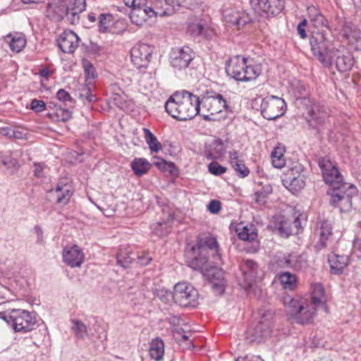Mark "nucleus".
Masks as SVG:
<instances>
[{
	"label": "nucleus",
	"mask_w": 361,
	"mask_h": 361,
	"mask_svg": "<svg viewBox=\"0 0 361 361\" xmlns=\"http://www.w3.org/2000/svg\"><path fill=\"white\" fill-rule=\"evenodd\" d=\"M185 262L195 270L207 269L209 259L217 263L220 259L219 245L216 238L212 235L199 238L196 245L185 252Z\"/></svg>",
	"instance_id": "3"
},
{
	"label": "nucleus",
	"mask_w": 361,
	"mask_h": 361,
	"mask_svg": "<svg viewBox=\"0 0 361 361\" xmlns=\"http://www.w3.org/2000/svg\"><path fill=\"white\" fill-rule=\"evenodd\" d=\"M271 162L274 167L281 169L286 165V161L283 151L281 148L276 147L271 152Z\"/></svg>",
	"instance_id": "43"
},
{
	"label": "nucleus",
	"mask_w": 361,
	"mask_h": 361,
	"mask_svg": "<svg viewBox=\"0 0 361 361\" xmlns=\"http://www.w3.org/2000/svg\"><path fill=\"white\" fill-rule=\"evenodd\" d=\"M324 182L330 186L327 195L331 196L330 204L338 207L341 212L352 208V197L357 194V188L352 183L345 182L343 176L336 166L329 159L319 160Z\"/></svg>",
	"instance_id": "1"
},
{
	"label": "nucleus",
	"mask_w": 361,
	"mask_h": 361,
	"mask_svg": "<svg viewBox=\"0 0 361 361\" xmlns=\"http://www.w3.org/2000/svg\"><path fill=\"white\" fill-rule=\"evenodd\" d=\"M46 104L42 100L35 99L30 103V109L35 112H41L45 109Z\"/></svg>",
	"instance_id": "54"
},
{
	"label": "nucleus",
	"mask_w": 361,
	"mask_h": 361,
	"mask_svg": "<svg viewBox=\"0 0 361 361\" xmlns=\"http://www.w3.org/2000/svg\"><path fill=\"white\" fill-rule=\"evenodd\" d=\"M153 47L141 43L135 44L130 51L131 61L137 69L147 68L152 58Z\"/></svg>",
	"instance_id": "14"
},
{
	"label": "nucleus",
	"mask_w": 361,
	"mask_h": 361,
	"mask_svg": "<svg viewBox=\"0 0 361 361\" xmlns=\"http://www.w3.org/2000/svg\"><path fill=\"white\" fill-rule=\"evenodd\" d=\"M7 38H11L9 42L10 48L13 51L20 52L25 47L26 39L25 35L22 33H16L13 36L11 34L6 36Z\"/></svg>",
	"instance_id": "37"
},
{
	"label": "nucleus",
	"mask_w": 361,
	"mask_h": 361,
	"mask_svg": "<svg viewBox=\"0 0 361 361\" xmlns=\"http://www.w3.org/2000/svg\"><path fill=\"white\" fill-rule=\"evenodd\" d=\"M308 13L315 27H327V20L314 7L308 8Z\"/></svg>",
	"instance_id": "41"
},
{
	"label": "nucleus",
	"mask_w": 361,
	"mask_h": 361,
	"mask_svg": "<svg viewBox=\"0 0 361 361\" xmlns=\"http://www.w3.org/2000/svg\"><path fill=\"white\" fill-rule=\"evenodd\" d=\"M208 171L214 176H221L226 172L227 169L216 161H212L208 165Z\"/></svg>",
	"instance_id": "49"
},
{
	"label": "nucleus",
	"mask_w": 361,
	"mask_h": 361,
	"mask_svg": "<svg viewBox=\"0 0 361 361\" xmlns=\"http://www.w3.org/2000/svg\"><path fill=\"white\" fill-rule=\"evenodd\" d=\"M51 192H54L56 198V203L61 204H66L72 195L71 186L67 184L59 183L55 190H51Z\"/></svg>",
	"instance_id": "31"
},
{
	"label": "nucleus",
	"mask_w": 361,
	"mask_h": 361,
	"mask_svg": "<svg viewBox=\"0 0 361 361\" xmlns=\"http://www.w3.org/2000/svg\"><path fill=\"white\" fill-rule=\"evenodd\" d=\"M80 97L85 99L89 102L95 100V96L91 93V90L89 87L82 86V92L80 93Z\"/></svg>",
	"instance_id": "55"
},
{
	"label": "nucleus",
	"mask_w": 361,
	"mask_h": 361,
	"mask_svg": "<svg viewBox=\"0 0 361 361\" xmlns=\"http://www.w3.org/2000/svg\"><path fill=\"white\" fill-rule=\"evenodd\" d=\"M326 117V111L319 104L314 103L307 107L306 120L313 128L324 123Z\"/></svg>",
	"instance_id": "22"
},
{
	"label": "nucleus",
	"mask_w": 361,
	"mask_h": 361,
	"mask_svg": "<svg viewBox=\"0 0 361 361\" xmlns=\"http://www.w3.org/2000/svg\"><path fill=\"white\" fill-rule=\"evenodd\" d=\"M311 300L310 302L319 310L320 308L326 310L324 289L321 283H314L311 286Z\"/></svg>",
	"instance_id": "29"
},
{
	"label": "nucleus",
	"mask_w": 361,
	"mask_h": 361,
	"mask_svg": "<svg viewBox=\"0 0 361 361\" xmlns=\"http://www.w3.org/2000/svg\"><path fill=\"white\" fill-rule=\"evenodd\" d=\"M317 226L319 238L314 247L319 252L328 247L329 242L332 237V225L329 220L319 219Z\"/></svg>",
	"instance_id": "19"
},
{
	"label": "nucleus",
	"mask_w": 361,
	"mask_h": 361,
	"mask_svg": "<svg viewBox=\"0 0 361 361\" xmlns=\"http://www.w3.org/2000/svg\"><path fill=\"white\" fill-rule=\"evenodd\" d=\"M67 7L64 0H51L47 5L45 14L51 20L60 21L65 17Z\"/></svg>",
	"instance_id": "24"
},
{
	"label": "nucleus",
	"mask_w": 361,
	"mask_h": 361,
	"mask_svg": "<svg viewBox=\"0 0 361 361\" xmlns=\"http://www.w3.org/2000/svg\"><path fill=\"white\" fill-rule=\"evenodd\" d=\"M328 261L330 264L331 273L336 275L343 274L344 268L349 264L348 256L331 254L329 255Z\"/></svg>",
	"instance_id": "28"
},
{
	"label": "nucleus",
	"mask_w": 361,
	"mask_h": 361,
	"mask_svg": "<svg viewBox=\"0 0 361 361\" xmlns=\"http://www.w3.org/2000/svg\"><path fill=\"white\" fill-rule=\"evenodd\" d=\"M136 255L128 250H120L117 254V264L123 268H128L135 260Z\"/></svg>",
	"instance_id": "40"
},
{
	"label": "nucleus",
	"mask_w": 361,
	"mask_h": 361,
	"mask_svg": "<svg viewBox=\"0 0 361 361\" xmlns=\"http://www.w3.org/2000/svg\"><path fill=\"white\" fill-rule=\"evenodd\" d=\"M112 19V15L109 13H102L99 16L98 27L102 32H106L108 30L110 22Z\"/></svg>",
	"instance_id": "47"
},
{
	"label": "nucleus",
	"mask_w": 361,
	"mask_h": 361,
	"mask_svg": "<svg viewBox=\"0 0 361 361\" xmlns=\"http://www.w3.org/2000/svg\"><path fill=\"white\" fill-rule=\"evenodd\" d=\"M172 296L174 302L180 306L188 307H195L198 298L197 290L188 283H178L175 285Z\"/></svg>",
	"instance_id": "7"
},
{
	"label": "nucleus",
	"mask_w": 361,
	"mask_h": 361,
	"mask_svg": "<svg viewBox=\"0 0 361 361\" xmlns=\"http://www.w3.org/2000/svg\"><path fill=\"white\" fill-rule=\"evenodd\" d=\"M226 149V145L221 139H214L205 145L204 156L208 159H217L225 154Z\"/></svg>",
	"instance_id": "27"
},
{
	"label": "nucleus",
	"mask_w": 361,
	"mask_h": 361,
	"mask_svg": "<svg viewBox=\"0 0 361 361\" xmlns=\"http://www.w3.org/2000/svg\"><path fill=\"white\" fill-rule=\"evenodd\" d=\"M295 89L299 97H305L308 94L307 87L301 81L297 82Z\"/></svg>",
	"instance_id": "58"
},
{
	"label": "nucleus",
	"mask_w": 361,
	"mask_h": 361,
	"mask_svg": "<svg viewBox=\"0 0 361 361\" xmlns=\"http://www.w3.org/2000/svg\"><path fill=\"white\" fill-rule=\"evenodd\" d=\"M282 302L288 314L296 323L305 324L311 322L319 310L312 305L307 298L285 295Z\"/></svg>",
	"instance_id": "4"
},
{
	"label": "nucleus",
	"mask_w": 361,
	"mask_h": 361,
	"mask_svg": "<svg viewBox=\"0 0 361 361\" xmlns=\"http://www.w3.org/2000/svg\"><path fill=\"white\" fill-rule=\"evenodd\" d=\"M188 32L192 37H201L207 39H210L214 35V31L207 25L204 24L201 20H196L188 25Z\"/></svg>",
	"instance_id": "26"
},
{
	"label": "nucleus",
	"mask_w": 361,
	"mask_h": 361,
	"mask_svg": "<svg viewBox=\"0 0 361 361\" xmlns=\"http://www.w3.org/2000/svg\"><path fill=\"white\" fill-rule=\"evenodd\" d=\"M86 0H71L68 6L78 11H84L86 8Z\"/></svg>",
	"instance_id": "56"
},
{
	"label": "nucleus",
	"mask_w": 361,
	"mask_h": 361,
	"mask_svg": "<svg viewBox=\"0 0 361 361\" xmlns=\"http://www.w3.org/2000/svg\"><path fill=\"white\" fill-rule=\"evenodd\" d=\"M167 322L172 326H178L180 323V317L176 315H170L166 318Z\"/></svg>",
	"instance_id": "64"
},
{
	"label": "nucleus",
	"mask_w": 361,
	"mask_h": 361,
	"mask_svg": "<svg viewBox=\"0 0 361 361\" xmlns=\"http://www.w3.org/2000/svg\"><path fill=\"white\" fill-rule=\"evenodd\" d=\"M144 133L145 140L148 145V147L152 152H159L161 148V144L158 141L157 137L148 129L144 128L142 129Z\"/></svg>",
	"instance_id": "38"
},
{
	"label": "nucleus",
	"mask_w": 361,
	"mask_h": 361,
	"mask_svg": "<svg viewBox=\"0 0 361 361\" xmlns=\"http://www.w3.org/2000/svg\"><path fill=\"white\" fill-rule=\"evenodd\" d=\"M247 61L246 58L240 56L232 58L226 68L227 75L242 82L255 79L260 75L261 68L258 66L247 65Z\"/></svg>",
	"instance_id": "6"
},
{
	"label": "nucleus",
	"mask_w": 361,
	"mask_h": 361,
	"mask_svg": "<svg viewBox=\"0 0 361 361\" xmlns=\"http://www.w3.org/2000/svg\"><path fill=\"white\" fill-rule=\"evenodd\" d=\"M84 71L87 80H94L97 77L94 67L88 61L83 62Z\"/></svg>",
	"instance_id": "51"
},
{
	"label": "nucleus",
	"mask_w": 361,
	"mask_h": 361,
	"mask_svg": "<svg viewBox=\"0 0 361 361\" xmlns=\"http://www.w3.org/2000/svg\"><path fill=\"white\" fill-rule=\"evenodd\" d=\"M212 288L216 293L223 294L225 291V282L224 279L219 280L217 283H213Z\"/></svg>",
	"instance_id": "60"
},
{
	"label": "nucleus",
	"mask_w": 361,
	"mask_h": 361,
	"mask_svg": "<svg viewBox=\"0 0 361 361\" xmlns=\"http://www.w3.org/2000/svg\"><path fill=\"white\" fill-rule=\"evenodd\" d=\"M154 164L158 166L159 169L164 171L169 170L171 173H173V170L176 169L173 163L166 162L164 159H161L160 161L155 162Z\"/></svg>",
	"instance_id": "53"
},
{
	"label": "nucleus",
	"mask_w": 361,
	"mask_h": 361,
	"mask_svg": "<svg viewBox=\"0 0 361 361\" xmlns=\"http://www.w3.org/2000/svg\"><path fill=\"white\" fill-rule=\"evenodd\" d=\"M72 329L78 338H84L87 335V326L80 320H73Z\"/></svg>",
	"instance_id": "46"
},
{
	"label": "nucleus",
	"mask_w": 361,
	"mask_h": 361,
	"mask_svg": "<svg viewBox=\"0 0 361 361\" xmlns=\"http://www.w3.org/2000/svg\"><path fill=\"white\" fill-rule=\"evenodd\" d=\"M307 25V20L306 19H303L301 20L297 26L298 34L300 35V38L305 39L307 37L306 32V27Z\"/></svg>",
	"instance_id": "57"
},
{
	"label": "nucleus",
	"mask_w": 361,
	"mask_h": 361,
	"mask_svg": "<svg viewBox=\"0 0 361 361\" xmlns=\"http://www.w3.org/2000/svg\"><path fill=\"white\" fill-rule=\"evenodd\" d=\"M62 256L63 262L71 268L80 267L85 259L83 252L76 245L66 246Z\"/></svg>",
	"instance_id": "17"
},
{
	"label": "nucleus",
	"mask_w": 361,
	"mask_h": 361,
	"mask_svg": "<svg viewBox=\"0 0 361 361\" xmlns=\"http://www.w3.org/2000/svg\"><path fill=\"white\" fill-rule=\"evenodd\" d=\"M173 220V215L169 214L166 220L153 224L151 226V228L154 233L158 236L166 235L171 232Z\"/></svg>",
	"instance_id": "32"
},
{
	"label": "nucleus",
	"mask_w": 361,
	"mask_h": 361,
	"mask_svg": "<svg viewBox=\"0 0 361 361\" xmlns=\"http://www.w3.org/2000/svg\"><path fill=\"white\" fill-rule=\"evenodd\" d=\"M304 166L299 162H293L288 166L287 171L284 173V177H288L291 174V177L299 176H305L304 173Z\"/></svg>",
	"instance_id": "44"
},
{
	"label": "nucleus",
	"mask_w": 361,
	"mask_h": 361,
	"mask_svg": "<svg viewBox=\"0 0 361 361\" xmlns=\"http://www.w3.org/2000/svg\"><path fill=\"white\" fill-rule=\"evenodd\" d=\"M300 216L295 218L293 221L283 217L274 226L275 230L283 238H288L290 235L298 233L301 228Z\"/></svg>",
	"instance_id": "20"
},
{
	"label": "nucleus",
	"mask_w": 361,
	"mask_h": 361,
	"mask_svg": "<svg viewBox=\"0 0 361 361\" xmlns=\"http://www.w3.org/2000/svg\"><path fill=\"white\" fill-rule=\"evenodd\" d=\"M254 11L259 16L268 18L280 14L284 9L283 0H257Z\"/></svg>",
	"instance_id": "13"
},
{
	"label": "nucleus",
	"mask_w": 361,
	"mask_h": 361,
	"mask_svg": "<svg viewBox=\"0 0 361 361\" xmlns=\"http://www.w3.org/2000/svg\"><path fill=\"white\" fill-rule=\"evenodd\" d=\"M288 253L278 252L271 260L273 267L288 269Z\"/></svg>",
	"instance_id": "42"
},
{
	"label": "nucleus",
	"mask_w": 361,
	"mask_h": 361,
	"mask_svg": "<svg viewBox=\"0 0 361 361\" xmlns=\"http://www.w3.org/2000/svg\"><path fill=\"white\" fill-rule=\"evenodd\" d=\"M129 17L133 24L141 26L149 18H154V13L145 0L142 6H137L136 8L131 9Z\"/></svg>",
	"instance_id": "23"
},
{
	"label": "nucleus",
	"mask_w": 361,
	"mask_h": 361,
	"mask_svg": "<svg viewBox=\"0 0 361 361\" xmlns=\"http://www.w3.org/2000/svg\"><path fill=\"white\" fill-rule=\"evenodd\" d=\"M306 176H299V177L293 176L291 174L288 177H283V184L289 190L298 192L305 185Z\"/></svg>",
	"instance_id": "33"
},
{
	"label": "nucleus",
	"mask_w": 361,
	"mask_h": 361,
	"mask_svg": "<svg viewBox=\"0 0 361 361\" xmlns=\"http://www.w3.org/2000/svg\"><path fill=\"white\" fill-rule=\"evenodd\" d=\"M82 11H78L75 8L70 7L68 6L67 7V13L65 16L67 17V20L71 24H76L79 22L80 16L79 14Z\"/></svg>",
	"instance_id": "50"
},
{
	"label": "nucleus",
	"mask_w": 361,
	"mask_h": 361,
	"mask_svg": "<svg viewBox=\"0 0 361 361\" xmlns=\"http://www.w3.org/2000/svg\"><path fill=\"white\" fill-rule=\"evenodd\" d=\"M274 314L269 310L264 313L252 331V341L260 342L262 338L269 337L273 332Z\"/></svg>",
	"instance_id": "15"
},
{
	"label": "nucleus",
	"mask_w": 361,
	"mask_h": 361,
	"mask_svg": "<svg viewBox=\"0 0 361 361\" xmlns=\"http://www.w3.org/2000/svg\"><path fill=\"white\" fill-rule=\"evenodd\" d=\"M221 208V202L219 200H212L208 206L207 209L212 214H217Z\"/></svg>",
	"instance_id": "59"
},
{
	"label": "nucleus",
	"mask_w": 361,
	"mask_h": 361,
	"mask_svg": "<svg viewBox=\"0 0 361 361\" xmlns=\"http://www.w3.org/2000/svg\"><path fill=\"white\" fill-rule=\"evenodd\" d=\"M334 59L336 68L340 72L350 71L353 66L352 55L348 52L344 53L341 49H336L325 65L331 63Z\"/></svg>",
	"instance_id": "21"
},
{
	"label": "nucleus",
	"mask_w": 361,
	"mask_h": 361,
	"mask_svg": "<svg viewBox=\"0 0 361 361\" xmlns=\"http://www.w3.org/2000/svg\"><path fill=\"white\" fill-rule=\"evenodd\" d=\"M79 37L72 30H65L57 39V44L60 49L66 54H73L79 44Z\"/></svg>",
	"instance_id": "18"
},
{
	"label": "nucleus",
	"mask_w": 361,
	"mask_h": 361,
	"mask_svg": "<svg viewBox=\"0 0 361 361\" xmlns=\"http://www.w3.org/2000/svg\"><path fill=\"white\" fill-rule=\"evenodd\" d=\"M223 20L228 26H236L240 28L250 21V18L243 11L237 9L231 4H226L221 9Z\"/></svg>",
	"instance_id": "12"
},
{
	"label": "nucleus",
	"mask_w": 361,
	"mask_h": 361,
	"mask_svg": "<svg viewBox=\"0 0 361 361\" xmlns=\"http://www.w3.org/2000/svg\"><path fill=\"white\" fill-rule=\"evenodd\" d=\"M202 108H206L211 115H215L223 111H231L226 99L222 94L213 90H207L200 97Z\"/></svg>",
	"instance_id": "10"
},
{
	"label": "nucleus",
	"mask_w": 361,
	"mask_h": 361,
	"mask_svg": "<svg viewBox=\"0 0 361 361\" xmlns=\"http://www.w3.org/2000/svg\"><path fill=\"white\" fill-rule=\"evenodd\" d=\"M0 318L5 321L16 333L25 334L37 326L32 314L22 309H8L0 312Z\"/></svg>",
	"instance_id": "5"
},
{
	"label": "nucleus",
	"mask_w": 361,
	"mask_h": 361,
	"mask_svg": "<svg viewBox=\"0 0 361 361\" xmlns=\"http://www.w3.org/2000/svg\"><path fill=\"white\" fill-rule=\"evenodd\" d=\"M279 280L285 290H293L297 286V278L295 274L286 271L279 275Z\"/></svg>",
	"instance_id": "39"
},
{
	"label": "nucleus",
	"mask_w": 361,
	"mask_h": 361,
	"mask_svg": "<svg viewBox=\"0 0 361 361\" xmlns=\"http://www.w3.org/2000/svg\"><path fill=\"white\" fill-rule=\"evenodd\" d=\"M135 257L137 259V263L141 266H146L152 261V257L148 255H142L141 256L136 255Z\"/></svg>",
	"instance_id": "61"
},
{
	"label": "nucleus",
	"mask_w": 361,
	"mask_h": 361,
	"mask_svg": "<svg viewBox=\"0 0 361 361\" xmlns=\"http://www.w3.org/2000/svg\"><path fill=\"white\" fill-rule=\"evenodd\" d=\"M238 238L243 240L252 241L256 239L257 235L256 228L253 224L246 226L238 225L236 229Z\"/></svg>",
	"instance_id": "35"
},
{
	"label": "nucleus",
	"mask_w": 361,
	"mask_h": 361,
	"mask_svg": "<svg viewBox=\"0 0 361 361\" xmlns=\"http://www.w3.org/2000/svg\"><path fill=\"white\" fill-rule=\"evenodd\" d=\"M34 173L37 178H42L44 176V170L45 167L42 164H35Z\"/></svg>",
	"instance_id": "62"
},
{
	"label": "nucleus",
	"mask_w": 361,
	"mask_h": 361,
	"mask_svg": "<svg viewBox=\"0 0 361 361\" xmlns=\"http://www.w3.org/2000/svg\"><path fill=\"white\" fill-rule=\"evenodd\" d=\"M56 98L61 102L67 104L68 102L72 103L73 99L69 93L63 89H60L56 93Z\"/></svg>",
	"instance_id": "52"
},
{
	"label": "nucleus",
	"mask_w": 361,
	"mask_h": 361,
	"mask_svg": "<svg viewBox=\"0 0 361 361\" xmlns=\"http://www.w3.org/2000/svg\"><path fill=\"white\" fill-rule=\"evenodd\" d=\"M288 269L296 271L305 270L309 267L307 255L305 253H288Z\"/></svg>",
	"instance_id": "30"
},
{
	"label": "nucleus",
	"mask_w": 361,
	"mask_h": 361,
	"mask_svg": "<svg viewBox=\"0 0 361 361\" xmlns=\"http://www.w3.org/2000/svg\"><path fill=\"white\" fill-rule=\"evenodd\" d=\"M286 109L283 99L271 95L262 99L260 104L262 116L267 120H275L283 116Z\"/></svg>",
	"instance_id": "8"
},
{
	"label": "nucleus",
	"mask_w": 361,
	"mask_h": 361,
	"mask_svg": "<svg viewBox=\"0 0 361 361\" xmlns=\"http://www.w3.org/2000/svg\"><path fill=\"white\" fill-rule=\"evenodd\" d=\"M200 97L193 93L182 90L173 93L165 102L166 111L178 121H187L193 118L197 114L204 121H214L210 115L200 114Z\"/></svg>",
	"instance_id": "2"
},
{
	"label": "nucleus",
	"mask_w": 361,
	"mask_h": 361,
	"mask_svg": "<svg viewBox=\"0 0 361 361\" xmlns=\"http://www.w3.org/2000/svg\"><path fill=\"white\" fill-rule=\"evenodd\" d=\"M194 59L195 52L189 47L175 48L170 53L171 65L178 71L188 68Z\"/></svg>",
	"instance_id": "11"
},
{
	"label": "nucleus",
	"mask_w": 361,
	"mask_h": 361,
	"mask_svg": "<svg viewBox=\"0 0 361 361\" xmlns=\"http://www.w3.org/2000/svg\"><path fill=\"white\" fill-rule=\"evenodd\" d=\"M237 175L240 178H245L250 173V170L245 166L243 161L240 160L231 164Z\"/></svg>",
	"instance_id": "48"
},
{
	"label": "nucleus",
	"mask_w": 361,
	"mask_h": 361,
	"mask_svg": "<svg viewBox=\"0 0 361 361\" xmlns=\"http://www.w3.org/2000/svg\"><path fill=\"white\" fill-rule=\"evenodd\" d=\"M311 50L319 60L326 64L334 51L336 49L324 33L317 32L310 38Z\"/></svg>",
	"instance_id": "9"
},
{
	"label": "nucleus",
	"mask_w": 361,
	"mask_h": 361,
	"mask_svg": "<svg viewBox=\"0 0 361 361\" xmlns=\"http://www.w3.org/2000/svg\"><path fill=\"white\" fill-rule=\"evenodd\" d=\"M240 270L243 276L244 288L251 287L257 276V264L253 260L247 259L240 265Z\"/></svg>",
	"instance_id": "25"
},
{
	"label": "nucleus",
	"mask_w": 361,
	"mask_h": 361,
	"mask_svg": "<svg viewBox=\"0 0 361 361\" xmlns=\"http://www.w3.org/2000/svg\"><path fill=\"white\" fill-rule=\"evenodd\" d=\"M18 165L17 159L11 157L10 152H0V166H4L7 169L16 168Z\"/></svg>",
	"instance_id": "45"
},
{
	"label": "nucleus",
	"mask_w": 361,
	"mask_h": 361,
	"mask_svg": "<svg viewBox=\"0 0 361 361\" xmlns=\"http://www.w3.org/2000/svg\"><path fill=\"white\" fill-rule=\"evenodd\" d=\"M181 6L180 0H154L151 3V9L154 17L169 16L178 11Z\"/></svg>",
	"instance_id": "16"
},
{
	"label": "nucleus",
	"mask_w": 361,
	"mask_h": 361,
	"mask_svg": "<svg viewBox=\"0 0 361 361\" xmlns=\"http://www.w3.org/2000/svg\"><path fill=\"white\" fill-rule=\"evenodd\" d=\"M130 166L137 176H142L150 169L151 164L145 158H135L131 161Z\"/></svg>",
	"instance_id": "36"
},
{
	"label": "nucleus",
	"mask_w": 361,
	"mask_h": 361,
	"mask_svg": "<svg viewBox=\"0 0 361 361\" xmlns=\"http://www.w3.org/2000/svg\"><path fill=\"white\" fill-rule=\"evenodd\" d=\"M149 356L155 361L162 360L164 355V343L163 340L157 337L152 340L149 345Z\"/></svg>",
	"instance_id": "34"
},
{
	"label": "nucleus",
	"mask_w": 361,
	"mask_h": 361,
	"mask_svg": "<svg viewBox=\"0 0 361 361\" xmlns=\"http://www.w3.org/2000/svg\"><path fill=\"white\" fill-rule=\"evenodd\" d=\"M124 4L132 8H135L137 6H142L145 0H123Z\"/></svg>",
	"instance_id": "63"
}]
</instances>
